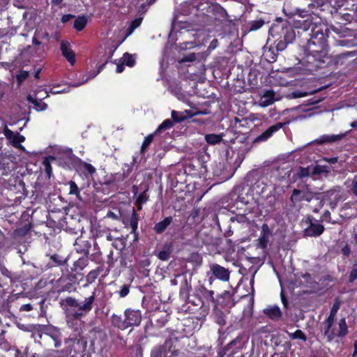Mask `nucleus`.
Returning <instances> with one entry per match:
<instances>
[{
  "label": "nucleus",
  "instance_id": "nucleus-1",
  "mask_svg": "<svg viewBox=\"0 0 357 357\" xmlns=\"http://www.w3.org/2000/svg\"><path fill=\"white\" fill-rule=\"evenodd\" d=\"M299 18H305L301 26V29L307 31L311 29L310 38L308 41V47L312 53H319L321 56L327 54V31L326 26L321 22L320 19L308 15L306 12L298 11Z\"/></svg>",
  "mask_w": 357,
  "mask_h": 357
},
{
  "label": "nucleus",
  "instance_id": "nucleus-2",
  "mask_svg": "<svg viewBox=\"0 0 357 357\" xmlns=\"http://www.w3.org/2000/svg\"><path fill=\"white\" fill-rule=\"evenodd\" d=\"M312 200L317 202V207L312 209L314 212L317 213L324 206V201L316 197L312 192L305 189H294L290 197L291 205L294 207L302 201L310 202Z\"/></svg>",
  "mask_w": 357,
  "mask_h": 357
},
{
  "label": "nucleus",
  "instance_id": "nucleus-3",
  "mask_svg": "<svg viewBox=\"0 0 357 357\" xmlns=\"http://www.w3.org/2000/svg\"><path fill=\"white\" fill-rule=\"evenodd\" d=\"M322 326L324 336L328 342H332L335 337H342L348 333V327L344 318L340 320L337 327L334 325V322H331L327 330V321H324Z\"/></svg>",
  "mask_w": 357,
  "mask_h": 357
},
{
  "label": "nucleus",
  "instance_id": "nucleus-4",
  "mask_svg": "<svg viewBox=\"0 0 357 357\" xmlns=\"http://www.w3.org/2000/svg\"><path fill=\"white\" fill-rule=\"evenodd\" d=\"M176 355V351L172 349V343L166 341L162 345L153 348L151 357H172Z\"/></svg>",
  "mask_w": 357,
  "mask_h": 357
},
{
  "label": "nucleus",
  "instance_id": "nucleus-5",
  "mask_svg": "<svg viewBox=\"0 0 357 357\" xmlns=\"http://www.w3.org/2000/svg\"><path fill=\"white\" fill-rule=\"evenodd\" d=\"M124 317L128 327L137 326L142 321V313L139 310L128 308L124 311Z\"/></svg>",
  "mask_w": 357,
  "mask_h": 357
},
{
  "label": "nucleus",
  "instance_id": "nucleus-6",
  "mask_svg": "<svg viewBox=\"0 0 357 357\" xmlns=\"http://www.w3.org/2000/svg\"><path fill=\"white\" fill-rule=\"evenodd\" d=\"M77 303L78 301L73 297H68L66 298L65 313L68 319H77L81 317V314L76 311Z\"/></svg>",
  "mask_w": 357,
  "mask_h": 357
},
{
  "label": "nucleus",
  "instance_id": "nucleus-7",
  "mask_svg": "<svg viewBox=\"0 0 357 357\" xmlns=\"http://www.w3.org/2000/svg\"><path fill=\"white\" fill-rule=\"evenodd\" d=\"M48 94L47 91L44 90H40L37 92L36 98H33L31 96L27 97L28 100L34 105V108L37 111H44L47 108V105L42 102V99L47 98Z\"/></svg>",
  "mask_w": 357,
  "mask_h": 357
},
{
  "label": "nucleus",
  "instance_id": "nucleus-8",
  "mask_svg": "<svg viewBox=\"0 0 357 357\" xmlns=\"http://www.w3.org/2000/svg\"><path fill=\"white\" fill-rule=\"evenodd\" d=\"M210 271L218 280L227 282L229 280L230 273L228 269L217 264L210 265Z\"/></svg>",
  "mask_w": 357,
  "mask_h": 357
},
{
  "label": "nucleus",
  "instance_id": "nucleus-9",
  "mask_svg": "<svg viewBox=\"0 0 357 357\" xmlns=\"http://www.w3.org/2000/svg\"><path fill=\"white\" fill-rule=\"evenodd\" d=\"M95 292L88 298H86L82 303L78 302L76 311L81 314V317L89 312L93 307V304L95 301Z\"/></svg>",
  "mask_w": 357,
  "mask_h": 357
},
{
  "label": "nucleus",
  "instance_id": "nucleus-10",
  "mask_svg": "<svg viewBox=\"0 0 357 357\" xmlns=\"http://www.w3.org/2000/svg\"><path fill=\"white\" fill-rule=\"evenodd\" d=\"M283 125L284 124L282 123H277L276 124L270 126L267 130L256 137L255 142H259L268 140L275 132L280 130L283 127Z\"/></svg>",
  "mask_w": 357,
  "mask_h": 357
},
{
  "label": "nucleus",
  "instance_id": "nucleus-11",
  "mask_svg": "<svg viewBox=\"0 0 357 357\" xmlns=\"http://www.w3.org/2000/svg\"><path fill=\"white\" fill-rule=\"evenodd\" d=\"M61 51L62 55L66 59V60L71 64L74 65L75 62V55L73 51L70 47V44L68 41L62 40L61 43Z\"/></svg>",
  "mask_w": 357,
  "mask_h": 357
},
{
  "label": "nucleus",
  "instance_id": "nucleus-12",
  "mask_svg": "<svg viewBox=\"0 0 357 357\" xmlns=\"http://www.w3.org/2000/svg\"><path fill=\"white\" fill-rule=\"evenodd\" d=\"M276 100L275 92L273 90H268L260 98L259 105L262 107H266L273 104Z\"/></svg>",
  "mask_w": 357,
  "mask_h": 357
},
{
  "label": "nucleus",
  "instance_id": "nucleus-13",
  "mask_svg": "<svg viewBox=\"0 0 357 357\" xmlns=\"http://www.w3.org/2000/svg\"><path fill=\"white\" fill-rule=\"evenodd\" d=\"M324 230V227L321 224L311 222L304 232L307 236H318L323 233Z\"/></svg>",
  "mask_w": 357,
  "mask_h": 357
},
{
  "label": "nucleus",
  "instance_id": "nucleus-14",
  "mask_svg": "<svg viewBox=\"0 0 357 357\" xmlns=\"http://www.w3.org/2000/svg\"><path fill=\"white\" fill-rule=\"evenodd\" d=\"M111 323L113 326L121 331H124L129 328L127 321L126 320V317H123L121 315H119L116 314H113L112 315Z\"/></svg>",
  "mask_w": 357,
  "mask_h": 357
},
{
  "label": "nucleus",
  "instance_id": "nucleus-15",
  "mask_svg": "<svg viewBox=\"0 0 357 357\" xmlns=\"http://www.w3.org/2000/svg\"><path fill=\"white\" fill-rule=\"evenodd\" d=\"M346 134L340 135H323L317 138L315 142L317 144H323L325 143H332L337 142L343 139Z\"/></svg>",
  "mask_w": 357,
  "mask_h": 357
},
{
  "label": "nucleus",
  "instance_id": "nucleus-16",
  "mask_svg": "<svg viewBox=\"0 0 357 357\" xmlns=\"http://www.w3.org/2000/svg\"><path fill=\"white\" fill-rule=\"evenodd\" d=\"M264 314L271 319H279L281 317L282 312L278 305L269 306L264 309Z\"/></svg>",
  "mask_w": 357,
  "mask_h": 357
},
{
  "label": "nucleus",
  "instance_id": "nucleus-17",
  "mask_svg": "<svg viewBox=\"0 0 357 357\" xmlns=\"http://www.w3.org/2000/svg\"><path fill=\"white\" fill-rule=\"evenodd\" d=\"M262 231L263 234L258 239V246L261 248H265L267 246L269 238V231L267 225H263Z\"/></svg>",
  "mask_w": 357,
  "mask_h": 357
},
{
  "label": "nucleus",
  "instance_id": "nucleus-18",
  "mask_svg": "<svg viewBox=\"0 0 357 357\" xmlns=\"http://www.w3.org/2000/svg\"><path fill=\"white\" fill-rule=\"evenodd\" d=\"M172 222V217H167L163 220L158 222L154 226V230L156 233L160 234L164 231L166 228L171 224Z\"/></svg>",
  "mask_w": 357,
  "mask_h": 357
},
{
  "label": "nucleus",
  "instance_id": "nucleus-19",
  "mask_svg": "<svg viewBox=\"0 0 357 357\" xmlns=\"http://www.w3.org/2000/svg\"><path fill=\"white\" fill-rule=\"evenodd\" d=\"M47 335H48L54 340L55 347H60L61 344V333L59 330L56 328L51 329L47 333Z\"/></svg>",
  "mask_w": 357,
  "mask_h": 357
},
{
  "label": "nucleus",
  "instance_id": "nucleus-20",
  "mask_svg": "<svg viewBox=\"0 0 357 357\" xmlns=\"http://www.w3.org/2000/svg\"><path fill=\"white\" fill-rule=\"evenodd\" d=\"M340 306V303L338 301H336L333 304V305L331 310V312H330L328 317L325 320V321H327V330H328L331 323L334 322L335 314H336L337 310H339Z\"/></svg>",
  "mask_w": 357,
  "mask_h": 357
},
{
  "label": "nucleus",
  "instance_id": "nucleus-21",
  "mask_svg": "<svg viewBox=\"0 0 357 357\" xmlns=\"http://www.w3.org/2000/svg\"><path fill=\"white\" fill-rule=\"evenodd\" d=\"M205 140L208 144L215 145L222 140V135L208 134L205 135Z\"/></svg>",
  "mask_w": 357,
  "mask_h": 357
},
{
  "label": "nucleus",
  "instance_id": "nucleus-22",
  "mask_svg": "<svg viewBox=\"0 0 357 357\" xmlns=\"http://www.w3.org/2000/svg\"><path fill=\"white\" fill-rule=\"evenodd\" d=\"M87 24V18L85 16L78 17L74 22L73 26L77 31H82Z\"/></svg>",
  "mask_w": 357,
  "mask_h": 357
},
{
  "label": "nucleus",
  "instance_id": "nucleus-23",
  "mask_svg": "<svg viewBox=\"0 0 357 357\" xmlns=\"http://www.w3.org/2000/svg\"><path fill=\"white\" fill-rule=\"evenodd\" d=\"M100 72V68L97 72L90 73L88 75L83 77V80L82 82H75V83L71 84V86L73 87L80 86L82 84L86 83L89 80L95 77Z\"/></svg>",
  "mask_w": 357,
  "mask_h": 357
},
{
  "label": "nucleus",
  "instance_id": "nucleus-24",
  "mask_svg": "<svg viewBox=\"0 0 357 357\" xmlns=\"http://www.w3.org/2000/svg\"><path fill=\"white\" fill-rule=\"evenodd\" d=\"M121 61H122L126 66L132 67L135 63V57L134 55L126 52L123 54Z\"/></svg>",
  "mask_w": 357,
  "mask_h": 357
},
{
  "label": "nucleus",
  "instance_id": "nucleus-25",
  "mask_svg": "<svg viewBox=\"0 0 357 357\" xmlns=\"http://www.w3.org/2000/svg\"><path fill=\"white\" fill-rule=\"evenodd\" d=\"M138 215L137 214L136 211L133 209L132 213L131 215L130 221V225L132 229V232L135 234L136 231L138 227Z\"/></svg>",
  "mask_w": 357,
  "mask_h": 357
},
{
  "label": "nucleus",
  "instance_id": "nucleus-26",
  "mask_svg": "<svg viewBox=\"0 0 357 357\" xmlns=\"http://www.w3.org/2000/svg\"><path fill=\"white\" fill-rule=\"evenodd\" d=\"M174 123L170 119H165L155 131L154 134L160 133L162 130L170 129L173 127Z\"/></svg>",
  "mask_w": 357,
  "mask_h": 357
},
{
  "label": "nucleus",
  "instance_id": "nucleus-27",
  "mask_svg": "<svg viewBox=\"0 0 357 357\" xmlns=\"http://www.w3.org/2000/svg\"><path fill=\"white\" fill-rule=\"evenodd\" d=\"M339 192H340V190H337L336 189L331 190L326 192L327 196L331 197V196L334 195V199H335V202H331L330 203L331 207L332 208H334L336 206L337 202L340 200Z\"/></svg>",
  "mask_w": 357,
  "mask_h": 357
},
{
  "label": "nucleus",
  "instance_id": "nucleus-28",
  "mask_svg": "<svg viewBox=\"0 0 357 357\" xmlns=\"http://www.w3.org/2000/svg\"><path fill=\"white\" fill-rule=\"evenodd\" d=\"M25 140V137L19 133L10 142L12 145L16 148L24 149V147L21 145V143Z\"/></svg>",
  "mask_w": 357,
  "mask_h": 357
},
{
  "label": "nucleus",
  "instance_id": "nucleus-29",
  "mask_svg": "<svg viewBox=\"0 0 357 357\" xmlns=\"http://www.w3.org/2000/svg\"><path fill=\"white\" fill-rule=\"evenodd\" d=\"M289 337L292 340L299 339L304 342L307 340V337L301 330H296L294 333H289Z\"/></svg>",
  "mask_w": 357,
  "mask_h": 357
},
{
  "label": "nucleus",
  "instance_id": "nucleus-30",
  "mask_svg": "<svg viewBox=\"0 0 357 357\" xmlns=\"http://www.w3.org/2000/svg\"><path fill=\"white\" fill-rule=\"evenodd\" d=\"M154 135V133L151 134L144 138L140 149L142 153H143L148 149L151 143L153 142Z\"/></svg>",
  "mask_w": 357,
  "mask_h": 357
},
{
  "label": "nucleus",
  "instance_id": "nucleus-31",
  "mask_svg": "<svg viewBox=\"0 0 357 357\" xmlns=\"http://www.w3.org/2000/svg\"><path fill=\"white\" fill-rule=\"evenodd\" d=\"M172 118L174 122L180 123L186 119V116L182 112L172 111Z\"/></svg>",
  "mask_w": 357,
  "mask_h": 357
},
{
  "label": "nucleus",
  "instance_id": "nucleus-32",
  "mask_svg": "<svg viewBox=\"0 0 357 357\" xmlns=\"http://www.w3.org/2000/svg\"><path fill=\"white\" fill-rule=\"evenodd\" d=\"M170 252V247H167L158 252V257L162 261H167L169 259Z\"/></svg>",
  "mask_w": 357,
  "mask_h": 357
},
{
  "label": "nucleus",
  "instance_id": "nucleus-33",
  "mask_svg": "<svg viewBox=\"0 0 357 357\" xmlns=\"http://www.w3.org/2000/svg\"><path fill=\"white\" fill-rule=\"evenodd\" d=\"M202 295L207 302H212V303L214 302L213 291L208 290L205 288H203Z\"/></svg>",
  "mask_w": 357,
  "mask_h": 357
},
{
  "label": "nucleus",
  "instance_id": "nucleus-34",
  "mask_svg": "<svg viewBox=\"0 0 357 357\" xmlns=\"http://www.w3.org/2000/svg\"><path fill=\"white\" fill-rule=\"evenodd\" d=\"M215 322L220 326H224L226 324L225 316H224L223 313L220 311H217L215 312Z\"/></svg>",
  "mask_w": 357,
  "mask_h": 357
},
{
  "label": "nucleus",
  "instance_id": "nucleus-35",
  "mask_svg": "<svg viewBox=\"0 0 357 357\" xmlns=\"http://www.w3.org/2000/svg\"><path fill=\"white\" fill-rule=\"evenodd\" d=\"M264 24V21L261 19L257 20H254V21L251 22V23H250V31H256V30L260 29Z\"/></svg>",
  "mask_w": 357,
  "mask_h": 357
},
{
  "label": "nucleus",
  "instance_id": "nucleus-36",
  "mask_svg": "<svg viewBox=\"0 0 357 357\" xmlns=\"http://www.w3.org/2000/svg\"><path fill=\"white\" fill-rule=\"evenodd\" d=\"M197 59V55L195 53H190L188 54L184 55L180 60L179 63H185V62H192L195 61Z\"/></svg>",
  "mask_w": 357,
  "mask_h": 357
},
{
  "label": "nucleus",
  "instance_id": "nucleus-37",
  "mask_svg": "<svg viewBox=\"0 0 357 357\" xmlns=\"http://www.w3.org/2000/svg\"><path fill=\"white\" fill-rule=\"evenodd\" d=\"M330 170L327 167L321 166V165H316L312 167V174H320L321 173H328Z\"/></svg>",
  "mask_w": 357,
  "mask_h": 357
},
{
  "label": "nucleus",
  "instance_id": "nucleus-38",
  "mask_svg": "<svg viewBox=\"0 0 357 357\" xmlns=\"http://www.w3.org/2000/svg\"><path fill=\"white\" fill-rule=\"evenodd\" d=\"M3 134L6 136V137L10 141V142H11L12 140L18 134V132H13L11 130L8 129V127L6 126L3 128Z\"/></svg>",
  "mask_w": 357,
  "mask_h": 357
},
{
  "label": "nucleus",
  "instance_id": "nucleus-39",
  "mask_svg": "<svg viewBox=\"0 0 357 357\" xmlns=\"http://www.w3.org/2000/svg\"><path fill=\"white\" fill-rule=\"evenodd\" d=\"M8 240L3 233L0 230V250H5L8 248Z\"/></svg>",
  "mask_w": 357,
  "mask_h": 357
},
{
  "label": "nucleus",
  "instance_id": "nucleus-40",
  "mask_svg": "<svg viewBox=\"0 0 357 357\" xmlns=\"http://www.w3.org/2000/svg\"><path fill=\"white\" fill-rule=\"evenodd\" d=\"M148 200V196L145 192L141 193L137 199V203L138 204V209L140 210L142 208V205L146 202Z\"/></svg>",
  "mask_w": 357,
  "mask_h": 357
},
{
  "label": "nucleus",
  "instance_id": "nucleus-41",
  "mask_svg": "<svg viewBox=\"0 0 357 357\" xmlns=\"http://www.w3.org/2000/svg\"><path fill=\"white\" fill-rule=\"evenodd\" d=\"M29 76V72L25 70H22L19 72L16 75L17 80L19 84H21L24 82Z\"/></svg>",
  "mask_w": 357,
  "mask_h": 357
},
{
  "label": "nucleus",
  "instance_id": "nucleus-42",
  "mask_svg": "<svg viewBox=\"0 0 357 357\" xmlns=\"http://www.w3.org/2000/svg\"><path fill=\"white\" fill-rule=\"evenodd\" d=\"M80 165L84 170H86L91 174H93L96 172L95 167H93L91 164L82 161L80 162Z\"/></svg>",
  "mask_w": 357,
  "mask_h": 357
},
{
  "label": "nucleus",
  "instance_id": "nucleus-43",
  "mask_svg": "<svg viewBox=\"0 0 357 357\" xmlns=\"http://www.w3.org/2000/svg\"><path fill=\"white\" fill-rule=\"evenodd\" d=\"M43 166L45 167V171L47 174L48 177L50 178L52 174V167L50 162L48 158H45L43 162Z\"/></svg>",
  "mask_w": 357,
  "mask_h": 357
},
{
  "label": "nucleus",
  "instance_id": "nucleus-44",
  "mask_svg": "<svg viewBox=\"0 0 357 357\" xmlns=\"http://www.w3.org/2000/svg\"><path fill=\"white\" fill-rule=\"evenodd\" d=\"M69 185H70V194L78 195L79 193V188L77 185V184L74 181H70L69 182Z\"/></svg>",
  "mask_w": 357,
  "mask_h": 357
},
{
  "label": "nucleus",
  "instance_id": "nucleus-45",
  "mask_svg": "<svg viewBox=\"0 0 357 357\" xmlns=\"http://www.w3.org/2000/svg\"><path fill=\"white\" fill-rule=\"evenodd\" d=\"M141 23H142V18L135 19L134 21H132L129 27V33L128 34H131L136 28L139 26Z\"/></svg>",
  "mask_w": 357,
  "mask_h": 357
},
{
  "label": "nucleus",
  "instance_id": "nucleus-46",
  "mask_svg": "<svg viewBox=\"0 0 357 357\" xmlns=\"http://www.w3.org/2000/svg\"><path fill=\"white\" fill-rule=\"evenodd\" d=\"M312 174V167L301 168L299 175L302 177L308 176Z\"/></svg>",
  "mask_w": 357,
  "mask_h": 357
},
{
  "label": "nucleus",
  "instance_id": "nucleus-47",
  "mask_svg": "<svg viewBox=\"0 0 357 357\" xmlns=\"http://www.w3.org/2000/svg\"><path fill=\"white\" fill-rule=\"evenodd\" d=\"M313 93V92H303L301 91H296L294 92H293L292 95H293V97L294 98H302V97H305V96H307L310 94H312Z\"/></svg>",
  "mask_w": 357,
  "mask_h": 357
},
{
  "label": "nucleus",
  "instance_id": "nucleus-48",
  "mask_svg": "<svg viewBox=\"0 0 357 357\" xmlns=\"http://www.w3.org/2000/svg\"><path fill=\"white\" fill-rule=\"evenodd\" d=\"M195 47L193 42H185L181 44L180 47L182 50L192 49Z\"/></svg>",
  "mask_w": 357,
  "mask_h": 357
},
{
  "label": "nucleus",
  "instance_id": "nucleus-49",
  "mask_svg": "<svg viewBox=\"0 0 357 357\" xmlns=\"http://www.w3.org/2000/svg\"><path fill=\"white\" fill-rule=\"evenodd\" d=\"M356 279H357V265H355L351 271V273L349 275V281L353 282Z\"/></svg>",
  "mask_w": 357,
  "mask_h": 357
},
{
  "label": "nucleus",
  "instance_id": "nucleus-50",
  "mask_svg": "<svg viewBox=\"0 0 357 357\" xmlns=\"http://www.w3.org/2000/svg\"><path fill=\"white\" fill-rule=\"evenodd\" d=\"M351 191L357 197V180L354 179L351 181L350 185Z\"/></svg>",
  "mask_w": 357,
  "mask_h": 357
},
{
  "label": "nucleus",
  "instance_id": "nucleus-51",
  "mask_svg": "<svg viewBox=\"0 0 357 357\" xmlns=\"http://www.w3.org/2000/svg\"><path fill=\"white\" fill-rule=\"evenodd\" d=\"M129 293V287L128 285H123L121 289L119 291V295L121 297L126 296Z\"/></svg>",
  "mask_w": 357,
  "mask_h": 357
},
{
  "label": "nucleus",
  "instance_id": "nucleus-52",
  "mask_svg": "<svg viewBox=\"0 0 357 357\" xmlns=\"http://www.w3.org/2000/svg\"><path fill=\"white\" fill-rule=\"evenodd\" d=\"M305 18H300V19H294V26L296 29H301V26H303V23L305 22Z\"/></svg>",
  "mask_w": 357,
  "mask_h": 357
},
{
  "label": "nucleus",
  "instance_id": "nucleus-53",
  "mask_svg": "<svg viewBox=\"0 0 357 357\" xmlns=\"http://www.w3.org/2000/svg\"><path fill=\"white\" fill-rule=\"evenodd\" d=\"M33 309V307L31 304H24L20 306V311H24V312H29Z\"/></svg>",
  "mask_w": 357,
  "mask_h": 357
},
{
  "label": "nucleus",
  "instance_id": "nucleus-54",
  "mask_svg": "<svg viewBox=\"0 0 357 357\" xmlns=\"http://www.w3.org/2000/svg\"><path fill=\"white\" fill-rule=\"evenodd\" d=\"M184 113H185V114H186V115H185V116H186V117H187V116L192 117V116H196V115H197V114H204V113H203V112H194V113H192V112L191 111H190V110H185Z\"/></svg>",
  "mask_w": 357,
  "mask_h": 357
},
{
  "label": "nucleus",
  "instance_id": "nucleus-55",
  "mask_svg": "<svg viewBox=\"0 0 357 357\" xmlns=\"http://www.w3.org/2000/svg\"><path fill=\"white\" fill-rule=\"evenodd\" d=\"M107 217L112 220H118L119 215L113 211H109L107 214Z\"/></svg>",
  "mask_w": 357,
  "mask_h": 357
},
{
  "label": "nucleus",
  "instance_id": "nucleus-56",
  "mask_svg": "<svg viewBox=\"0 0 357 357\" xmlns=\"http://www.w3.org/2000/svg\"><path fill=\"white\" fill-rule=\"evenodd\" d=\"M38 35H39V31H36L35 35H34V36L33 38V40H32L33 45H39L40 44V42L38 39Z\"/></svg>",
  "mask_w": 357,
  "mask_h": 357
},
{
  "label": "nucleus",
  "instance_id": "nucleus-57",
  "mask_svg": "<svg viewBox=\"0 0 357 357\" xmlns=\"http://www.w3.org/2000/svg\"><path fill=\"white\" fill-rule=\"evenodd\" d=\"M121 61V63H118L117 66H116V71L118 73H122L123 71V70H124V64L125 63L122 61Z\"/></svg>",
  "mask_w": 357,
  "mask_h": 357
},
{
  "label": "nucleus",
  "instance_id": "nucleus-58",
  "mask_svg": "<svg viewBox=\"0 0 357 357\" xmlns=\"http://www.w3.org/2000/svg\"><path fill=\"white\" fill-rule=\"evenodd\" d=\"M218 45V40L214 39L211 41L208 46V50H214Z\"/></svg>",
  "mask_w": 357,
  "mask_h": 357
},
{
  "label": "nucleus",
  "instance_id": "nucleus-59",
  "mask_svg": "<svg viewBox=\"0 0 357 357\" xmlns=\"http://www.w3.org/2000/svg\"><path fill=\"white\" fill-rule=\"evenodd\" d=\"M286 47V44L283 41H280L277 44L276 48L278 50L282 51Z\"/></svg>",
  "mask_w": 357,
  "mask_h": 357
},
{
  "label": "nucleus",
  "instance_id": "nucleus-60",
  "mask_svg": "<svg viewBox=\"0 0 357 357\" xmlns=\"http://www.w3.org/2000/svg\"><path fill=\"white\" fill-rule=\"evenodd\" d=\"M280 296H281V300H282V303L284 305V307H287V298H285L284 295V293L283 291H282L281 293H280Z\"/></svg>",
  "mask_w": 357,
  "mask_h": 357
},
{
  "label": "nucleus",
  "instance_id": "nucleus-61",
  "mask_svg": "<svg viewBox=\"0 0 357 357\" xmlns=\"http://www.w3.org/2000/svg\"><path fill=\"white\" fill-rule=\"evenodd\" d=\"M324 160H326L327 162L330 164H335L337 162V158L333 157V158H324Z\"/></svg>",
  "mask_w": 357,
  "mask_h": 357
},
{
  "label": "nucleus",
  "instance_id": "nucleus-62",
  "mask_svg": "<svg viewBox=\"0 0 357 357\" xmlns=\"http://www.w3.org/2000/svg\"><path fill=\"white\" fill-rule=\"evenodd\" d=\"M8 33H10L11 36H14L17 33V27L13 26L10 27L8 31Z\"/></svg>",
  "mask_w": 357,
  "mask_h": 357
},
{
  "label": "nucleus",
  "instance_id": "nucleus-63",
  "mask_svg": "<svg viewBox=\"0 0 357 357\" xmlns=\"http://www.w3.org/2000/svg\"><path fill=\"white\" fill-rule=\"evenodd\" d=\"M72 17H73L72 15H65L62 17V22H66Z\"/></svg>",
  "mask_w": 357,
  "mask_h": 357
},
{
  "label": "nucleus",
  "instance_id": "nucleus-64",
  "mask_svg": "<svg viewBox=\"0 0 357 357\" xmlns=\"http://www.w3.org/2000/svg\"><path fill=\"white\" fill-rule=\"evenodd\" d=\"M38 38L41 39H47L48 38V33L47 32L43 33L41 35L39 33Z\"/></svg>",
  "mask_w": 357,
  "mask_h": 357
}]
</instances>
